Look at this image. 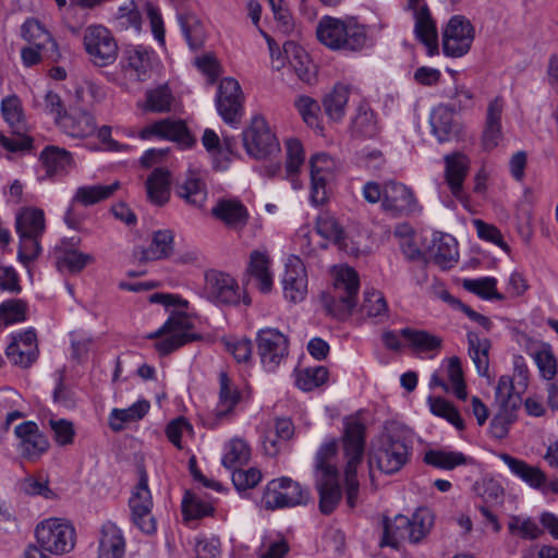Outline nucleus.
<instances>
[{"instance_id": "f257e3e1", "label": "nucleus", "mask_w": 558, "mask_h": 558, "mask_svg": "<svg viewBox=\"0 0 558 558\" xmlns=\"http://www.w3.org/2000/svg\"><path fill=\"white\" fill-rule=\"evenodd\" d=\"M412 451L411 430L402 424L388 423L372 445L368 457L371 472L376 468L386 475H393L410 462Z\"/></svg>"}, {"instance_id": "f03ea898", "label": "nucleus", "mask_w": 558, "mask_h": 558, "mask_svg": "<svg viewBox=\"0 0 558 558\" xmlns=\"http://www.w3.org/2000/svg\"><path fill=\"white\" fill-rule=\"evenodd\" d=\"M359 290L360 278L352 267H333L332 288L320 295L326 314L338 320H345L356 307Z\"/></svg>"}, {"instance_id": "7ed1b4c3", "label": "nucleus", "mask_w": 558, "mask_h": 558, "mask_svg": "<svg viewBox=\"0 0 558 558\" xmlns=\"http://www.w3.org/2000/svg\"><path fill=\"white\" fill-rule=\"evenodd\" d=\"M366 426L360 417L350 415L343 420V434L341 437L345 465V500L350 508L356 506L359 482L356 469L361 464L365 450Z\"/></svg>"}, {"instance_id": "20e7f679", "label": "nucleus", "mask_w": 558, "mask_h": 558, "mask_svg": "<svg viewBox=\"0 0 558 558\" xmlns=\"http://www.w3.org/2000/svg\"><path fill=\"white\" fill-rule=\"evenodd\" d=\"M433 525L434 514L427 508L417 509L411 518L398 514L392 521L385 519L379 545L398 547L401 541L417 544L430 532Z\"/></svg>"}, {"instance_id": "39448f33", "label": "nucleus", "mask_w": 558, "mask_h": 558, "mask_svg": "<svg viewBox=\"0 0 558 558\" xmlns=\"http://www.w3.org/2000/svg\"><path fill=\"white\" fill-rule=\"evenodd\" d=\"M317 39L332 50L357 51L366 43L364 26L353 20L323 16L316 26Z\"/></svg>"}, {"instance_id": "423d86ee", "label": "nucleus", "mask_w": 558, "mask_h": 558, "mask_svg": "<svg viewBox=\"0 0 558 558\" xmlns=\"http://www.w3.org/2000/svg\"><path fill=\"white\" fill-rule=\"evenodd\" d=\"M15 230L19 235V260L27 266L41 253V238L46 231L45 213L40 208L25 207L15 218Z\"/></svg>"}, {"instance_id": "0eeeda50", "label": "nucleus", "mask_w": 558, "mask_h": 558, "mask_svg": "<svg viewBox=\"0 0 558 558\" xmlns=\"http://www.w3.org/2000/svg\"><path fill=\"white\" fill-rule=\"evenodd\" d=\"M521 401L520 392L514 391L513 378L508 375L500 376L495 390V402L498 405V412L493 417L489 426L493 437L502 439L508 435Z\"/></svg>"}, {"instance_id": "6e6552de", "label": "nucleus", "mask_w": 558, "mask_h": 558, "mask_svg": "<svg viewBox=\"0 0 558 558\" xmlns=\"http://www.w3.org/2000/svg\"><path fill=\"white\" fill-rule=\"evenodd\" d=\"M35 536L43 548L50 554L63 555L75 546V529L65 519L48 518L35 527Z\"/></svg>"}, {"instance_id": "1a4fd4ad", "label": "nucleus", "mask_w": 558, "mask_h": 558, "mask_svg": "<svg viewBox=\"0 0 558 558\" xmlns=\"http://www.w3.org/2000/svg\"><path fill=\"white\" fill-rule=\"evenodd\" d=\"M311 500V493L307 487L290 477L282 476L271 480L262 497V505L267 510L293 508L306 505Z\"/></svg>"}, {"instance_id": "9d476101", "label": "nucleus", "mask_w": 558, "mask_h": 558, "mask_svg": "<svg viewBox=\"0 0 558 558\" xmlns=\"http://www.w3.org/2000/svg\"><path fill=\"white\" fill-rule=\"evenodd\" d=\"M83 44L95 66H108L118 58V44L111 32L102 25H89L83 34Z\"/></svg>"}, {"instance_id": "9b49d317", "label": "nucleus", "mask_w": 558, "mask_h": 558, "mask_svg": "<svg viewBox=\"0 0 558 558\" xmlns=\"http://www.w3.org/2000/svg\"><path fill=\"white\" fill-rule=\"evenodd\" d=\"M153 505L148 476L142 470L140 471L138 483L132 489L129 507L133 524L145 534H154L157 530V523L151 513Z\"/></svg>"}, {"instance_id": "f8f14e48", "label": "nucleus", "mask_w": 558, "mask_h": 558, "mask_svg": "<svg viewBox=\"0 0 558 558\" xmlns=\"http://www.w3.org/2000/svg\"><path fill=\"white\" fill-rule=\"evenodd\" d=\"M215 104L225 123L238 128L243 116V93L233 77H225L218 85Z\"/></svg>"}, {"instance_id": "ddd939ff", "label": "nucleus", "mask_w": 558, "mask_h": 558, "mask_svg": "<svg viewBox=\"0 0 558 558\" xmlns=\"http://www.w3.org/2000/svg\"><path fill=\"white\" fill-rule=\"evenodd\" d=\"M310 167V202L314 206H320L328 201L329 191L327 184L335 178L337 162L328 154L318 153L311 157Z\"/></svg>"}, {"instance_id": "4468645a", "label": "nucleus", "mask_w": 558, "mask_h": 558, "mask_svg": "<svg viewBox=\"0 0 558 558\" xmlns=\"http://www.w3.org/2000/svg\"><path fill=\"white\" fill-rule=\"evenodd\" d=\"M242 140L246 153L256 159L266 158L279 150L276 136L262 117L252 119L251 124L242 133Z\"/></svg>"}, {"instance_id": "2eb2a0df", "label": "nucleus", "mask_w": 558, "mask_h": 558, "mask_svg": "<svg viewBox=\"0 0 558 558\" xmlns=\"http://www.w3.org/2000/svg\"><path fill=\"white\" fill-rule=\"evenodd\" d=\"M257 353L263 367L275 372L288 355V339L276 328H264L257 332Z\"/></svg>"}, {"instance_id": "dca6fc26", "label": "nucleus", "mask_w": 558, "mask_h": 558, "mask_svg": "<svg viewBox=\"0 0 558 558\" xmlns=\"http://www.w3.org/2000/svg\"><path fill=\"white\" fill-rule=\"evenodd\" d=\"M17 439L16 450L20 456L29 461H38L50 448L48 437L34 421H25L14 427Z\"/></svg>"}, {"instance_id": "f3484780", "label": "nucleus", "mask_w": 558, "mask_h": 558, "mask_svg": "<svg viewBox=\"0 0 558 558\" xmlns=\"http://www.w3.org/2000/svg\"><path fill=\"white\" fill-rule=\"evenodd\" d=\"M203 295L217 305H236L241 298L236 280L219 270H209L205 274Z\"/></svg>"}, {"instance_id": "a211bd4d", "label": "nucleus", "mask_w": 558, "mask_h": 558, "mask_svg": "<svg viewBox=\"0 0 558 558\" xmlns=\"http://www.w3.org/2000/svg\"><path fill=\"white\" fill-rule=\"evenodd\" d=\"M281 287L286 301L298 304L306 299L308 292V276L302 259L290 255L284 264Z\"/></svg>"}, {"instance_id": "6ab92c4d", "label": "nucleus", "mask_w": 558, "mask_h": 558, "mask_svg": "<svg viewBox=\"0 0 558 558\" xmlns=\"http://www.w3.org/2000/svg\"><path fill=\"white\" fill-rule=\"evenodd\" d=\"M474 28L464 16H452L442 35V50L446 56L459 58L465 54L473 43Z\"/></svg>"}, {"instance_id": "aec40b11", "label": "nucleus", "mask_w": 558, "mask_h": 558, "mask_svg": "<svg viewBox=\"0 0 558 558\" xmlns=\"http://www.w3.org/2000/svg\"><path fill=\"white\" fill-rule=\"evenodd\" d=\"M242 399V393L231 381L228 374H219L218 401L210 416L207 418L209 428H217L219 425L230 422L235 414L236 405Z\"/></svg>"}, {"instance_id": "412c9836", "label": "nucleus", "mask_w": 558, "mask_h": 558, "mask_svg": "<svg viewBox=\"0 0 558 558\" xmlns=\"http://www.w3.org/2000/svg\"><path fill=\"white\" fill-rule=\"evenodd\" d=\"M381 208L393 217L409 216L418 208L413 191L397 181L384 183V202Z\"/></svg>"}, {"instance_id": "4be33fe9", "label": "nucleus", "mask_w": 558, "mask_h": 558, "mask_svg": "<svg viewBox=\"0 0 558 558\" xmlns=\"http://www.w3.org/2000/svg\"><path fill=\"white\" fill-rule=\"evenodd\" d=\"M154 136L175 142L183 148H189L194 144V138L182 120L161 119L146 125L140 132L142 140H149Z\"/></svg>"}, {"instance_id": "5701e85b", "label": "nucleus", "mask_w": 558, "mask_h": 558, "mask_svg": "<svg viewBox=\"0 0 558 558\" xmlns=\"http://www.w3.org/2000/svg\"><path fill=\"white\" fill-rule=\"evenodd\" d=\"M408 7L413 11L416 38L426 47L427 54L434 56L438 51V36L428 8L423 0H408Z\"/></svg>"}, {"instance_id": "b1692460", "label": "nucleus", "mask_w": 558, "mask_h": 558, "mask_svg": "<svg viewBox=\"0 0 558 558\" xmlns=\"http://www.w3.org/2000/svg\"><path fill=\"white\" fill-rule=\"evenodd\" d=\"M445 161V181L451 194L459 201L465 198L463 183L469 173L470 160L461 154L447 155Z\"/></svg>"}, {"instance_id": "393cba45", "label": "nucleus", "mask_w": 558, "mask_h": 558, "mask_svg": "<svg viewBox=\"0 0 558 558\" xmlns=\"http://www.w3.org/2000/svg\"><path fill=\"white\" fill-rule=\"evenodd\" d=\"M39 163L45 171L40 180L66 174L74 165L72 154L54 145L46 146L39 154Z\"/></svg>"}, {"instance_id": "a878e982", "label": "nucleus", "mask_w": 558, "mask_h": 558, "mask_svg": "<svg viewBox=\"0 0 558 558\" xmlns=\"http://www.w3.org/2000/svg\"><path fill=\"white\" fill-rule=\"evenodd\" d=\"M429 255L434 264L442 270L453 268L459 260L457 240L450 234L435 232L429 247Z\"/></svg>"}, {"instance_id": "bb28decb", "label": "nucleus", "mask_w": 558, "mask_h": 558, "mask_svg": "<svg viewBox=\"0 0 558 558\" xmlns=\"http://www.w3.org/2000/svg\"><path fill=\"white\" fill-rule=\"evenodd\" d=\"M429 123L432 133L440 143L449 142L459 135L460 124L449 106L439 105L434 108L429 116Z\"/></svg>"}, {"instance_id": "cd10ccee", "label": "nucleus", "mask_w": 558, "mask_h": 558, "mask_svg": "<svg viewBox=\"0 0 558 558\" xmlns=\"http://www.w3.org/2000/svg\"><path fill=\"white\" fill-rule=\"evenodd\" d=\"M211 215L229 229L242 230L248 220L246 207L238 199H220L211 208Z\"/></svg>"}, {"instance_id": "c85d7f7f", "label": "nucleus", "mask_w": 558, "mask_h": 558, "mask_svg": "<svg viewBox=\"0 0 558 558\" xmlns=\"http://www.w3.org/2000/svg\"><path fill=\"white\" fill-rule=\"evenodd\" d=\"M315 484L319 494V510L324 514L331 513L339 504L342 493L339 484V473L315 475Z\"/></svg>"}, {"instance_id": "c756f323", "label": "nucleus", "mask_w": 558, "mask_h": 558, "mask_svg": "<svg viewBox=\"0 0 558 558\" xmlns=\"http://www.w3.org/2000/svg\"><path fill=\"white\" fill-rule=\"evenodd\" d=\"M58 125L63 133L76 138L88 137L97 131L95 118L85 110L65 113Z\"/></svg>"}, {"instance_id": "7c9ffc66", "label": "nucleus", "mask_w": 558, "mask_h": 558, "mask_svg": "<svg viewBox=\"0 0 558 558\" xmlns=\"http://www.w3.org/2000/svg\"><path fill=\"white\" fill-rule=\"evenodd\" d=\"M125 553V539L121 529L113 522L101 527L98 558H122Z\"/></svg>"}, {"instance_id": "2f4dec72", "label": "nucleus", "mask_w": 558, "mask_h": 558, "mask_svg": "<svg viewBox=\"0 0 558 558\" xmlns=\"http://www.w3.org/2000/svg\"><path fill=\"white\" fill-rule=\"evenodd\" d=\"M247 272L256 282L262 293H269L274 287V276L270 271V258L265 252L253 251L250 255Z\"/></svg>"}, {"instance_id": "473e14b6", "label": "nucleus", "mask_w": 558, "mask_h": 558, "mask_svg": "<svg viewBox=\"0 0 558 558\" xmlns=\"http://www.w3.org/2000/svg\"><path fill=\"white\" fill-rule=\"evenodd\" d=\"M499 459L509 468L510 472L529 484L531 487L541 488L546 484V475L537 468L527 464L508 453H500Z\"/></svg>"}, {"instance_id": "72a5a7b5", "label": "nucleus", "mask_w": 558, "mask_h": 558, "mask_svg": "<svg viewBox=\"0 0 558 558\" xmlns=\"http://www.w3.org/2000/svg\"><path fill=\"white\" fill-rule=\"evenodd\" d=\"M178 195L195 207H203L207 201V187L199 172L190 171L177 186Z\"/></svg>"}, {"instance_id": "f704fd0d", "label": "nucleus", "mask_w": 558, "mask_h": 558, "mask_svg": "<svg viewBox=\"0 0 558 558\" xmlns=\"http://www.w3.org/2000/svg\"><path fill=\"white\" fill-rule=\"evenodd\" d=\"M283 51L298 77L305 83H311L314 78L315 66L306 51L292 40L283 44Z\"/></svg>"}, {"instance_id": "c9c22d12", "label": "nucleus", "mask_w": 558, "mask_h": 558, "mask_svg": "<svg viewBox=\"0 0 558 558\" xmlns=\"http://www.w3.org/2000/svg\"><path fill=\"white\" fill-rule=\"evenodd\" d=\"M380 132L377 114L367 104H361L351 120V133L354 137L373 138Z\"/></svg>"}, {"instance_id": "e433bc0d", "label": "nucleus", "mask_w": 558, "mask_h": 558, "mask_svg": "<svg viewBox=\"0 0 558 558\" xmlns=\"http://www.w3.org/2000/svg\"><path fill=\"white\" fill-rule=\"evenodd\" d=\"M171 174L165 168H155L146 180L148 199L157 205H165L170 197Z\"/></svg>"}, {"instance_id": "4c0bfd02", "label": "nucleus", "mask_w": 558, "mask_h": 558, "mask_svg": "<svg viewBox=\"0 0 558 558\" xmlns=\"http://www.w3.org/2000/svg\"><path fill=\"white\" fill-rule=\"evenodd\" d=\"M151 49L137 46L126 51L125 63L123 69L131 72L130 76L137 81H144L147 72L151 66V59L154 57Z\"/></svg>"}, {"instance_id": "58836bf2", "label": "nucleus", "mask_w": 558, "mask_h": 558, "mask_svg": "<svg viewBox=\"0 0 558 558\" xmlns=\"http://www.w3.org/2000/svg\"><path fill=\"white\" fill-rule=\"evenodd\" d=\"M468 351L480 376H486L489 368L488 352L490 341L487 338H481L477 332L469 330L466 332Z\"/></svg>"}, {"instance_id": "ea45409f", "label": "nucleus", "mask_w": 558, "mask_h": 558, "mask_svg": "<svg viewBox=\"0 0 558 558\" xmlns=\"http://www.w3.org/2000/svg\"><path fill=\"white\" fill-rule=\"evenodd\" d=\"M150 404L147 400H138L126 409H113L109 415V425L112 430L120 432L125 423L142 420L149 411Z\"/></svg>"}, {"instance_id": "a19ab883", "label": "nucleus", "mask_w": 558, "mask_h": 558, "mask_svg": "<svg viewBox=\"0 0 558 558\" xmlns=\"http://www.w3.org/2000/svg\"><path fill=\"white\" fill-rule=\"evenodd\" d=\"M119 187V181H114L107 185L96 184L80 186L73 196V202L80 203L86 207L92 206L111 197Z\"/></svg>"}, {"instance_id": "79ce46f5", "label": "nucleus", "mask_w": 558, "mask_h": 558, "mask_svg": "<svg viewBox=\"0 0 558 558\" xmlns=\"http://www.w3.org/2000/svg\"><path fill=\"white\" fill-rule=\"evenodd\" d=\"M423 460L428 465L450 471L457 466L466 464L468 457L461 451L430 449L425 452Z\"/></svg>"}, {"instance_id": "37998d69", "label": "nucleus", "mask_w": 558, "mask_h": 558, "mask_svg": "<svg viewBox=\"0 0 558 558\" xmlns=\"http://www.w3.org/2000/svg\"><path fill=\"white\" fill-rule=\"evenodd\" d=\"M349 94L350 92L347 86L337 84L333 89L325 96L323 106L330 120L339 122L343 119Z\"/></svg>"}, {"instance_id": "c03bdc74", "label": "nucleus", "mask_w": 558, "mask_h": 558, "mask_svg": "<svg viewBox=\"0 0 558 558\" xmlns=\"http://www.w3.org/2000/svg\"><path fill=\"white\" fill-rule=\"evenodd\" d=\"M173 251V234L170 230L154 232L151 243L143 251V259L154 260L168 257Z\"/></svg>"}, {"instance_id": "a18cd8bd", "label": "nucleus", "mask_w": 558, "mask_h": 558, "mask_svg": "<svg viewBox=\"0 0 558 558\" xmlns=\"http://www.w3.org/2000/svg\"><path fill=\"white\" fill-rule=\"evenodd\" d=\"M250 457L251 450L248 445L243 439L234 438L225 446L222 464L233 471L247 463Z\"/></svg>"}, {"instance_id": "49530a36", "label": "nucleus", "mask_w": 558, "mask_h": 558, "mask_svg": "<svg viewBox=\"0 0 558 558\" xmlns=\"http://www.w3.org/2000/svg\"><path fill=\"white\" fill-rule=\"evenodd\" d=\"M22 37L29 43V45L38 46L39 48H56V41L48 31L43 25L33 19L24 22L21 28Z\"/></svg>"}, {"instance_id": "de8ad7c7", "label": "nucleus", "mask_w": 558, "mask_h": 558, "mask_svg": "<svg viewBox=\"0 0 558 558\" xmlns=\"http://www.w3.org/2000/svg\"><path fill=\"white\" fill-rule=\"evenodd\" d=\"M400 335L408 341L409 345L417 352L438 350L441 339L424 330L403 328Z\"/></svg>"}, {"instance_id": "09e8293b", "label": "nucleus", "mask_w": 558, "mask_h": 558, "mask_svg": "<svg viewBox=\"0 0 558 558\" xmlns=\"http://www.w3.org/2000/svg\"><path fill=\"white\" fill-rule=\"evenodd\" d=\"M427 403L429 411L435 416L446 420L458 430H463L465 428L464 421L462 420L459 411L446 399L441 397H428Z\"/></svg>"}, {"instance_id": "8fccbe9b", "label": "nucleus", "mask_w": 558, "mask_h": 558, "mask_svg": "<svg viewBox=\"0 0 558 558\" xmlns=\"http://www.w3.org/2000/svg\"><path fill=\"white\" fill-rule=\"evenodd\" d=\"M173 100L170 88L167 85H160L146 92V100L143 108L145 111L150 112H169L171 111Z\"/></svg>"}, {"instance_id": "3c124183", "label": "nucleus", "mask_w": 558, "mask_h": 558, "mask_svg": "<svg viewBox=\"0 0 558 558\" xmlns=\"http://www.w3.org/2000/svg\"><path fill=\"white\" fill-rule=\"evenodd\" d=\"M316 230L323 238L332 241L340 248L347 247L343 228L337 219L328 213H323L317 217Z\"/></svg>"}, {"instance_id": "603ef678", "label": "nucleus", "mask_w": 558, "mask_h": 558, "mask_svg": "<svg viewBox=\"0 0 558 558\" xmlns=\"http://www.w3.org/2000/svg\"><path fill=\"white\" fill-rule=\"evenodd\" d=\"M361 311L367 317L376 318L379 322L387 318L389 310L383 292L375 289L365 290Z\"/></svg>"}, {"instance_id": "864d4df0", "label": "nucleus", "mask_w": 558, "mask_h": 558, "mask_svg": "<svg viewBox=\"0 0 558 558\" xmlns=\"http://www.w3.org/2000/svg\"><path fill=\"white\" fill-rule=\"evenodd\" d=\"M534 360L541 376L546 380H551L557 374V360L553 353L551 347L542 343L536 350L530 352Z\"/></svg>"}, {"instance_id": "5fc2aeb1", "label": "nucleus", "mask_w": 558, "mask_h": 558, "mask_svg": "<svg viewBox=\"0 0 558 558\" xmlns=\"http://www.w3.org/2000/svg\"><path fill=\"white\" fill-rule=\"evenodd\" d=\"M178 22L189 47L193 50L198 49L203 45L204 33L196 16L180 13Z\"/></svg>"}, {"instance_id": "6e6d98bb", "label": "nucleus", "mask_w": 558, "mask_h": 558, "mask_svg": "<svg viewBox=\"0 0 558 558\" xmlns=\"http://www.w3.org/2000/svg\"><path fill=\"white\" fill-rule=\"evenodd\" d=\"M1 112L12 132L21 135L25 130V123L20 99L16 96L4 98L1 102Z\"/></svg>"}, {"instance_id": "4d7b16f0", "label": "nucleus", "mask_w": 558, "mask_h": 558, "mask_svg": "<svg viewBox=\"0 0 558 558\" xmlns=\"http://www.w3.org/2000/svg\"><path fill=\"white\" fill-rule=\"evenodd\" d=\"M215 508L210 502L203 500L195 494L186 493L182 500V513L184 520H198L213 515Z\"/></svg>"}, {"instance_id": "13d9d810", "label": "nucleus", "mask_w": 558, "mask_h": 558, "mask_svg": "<svg viewBox=\"0 0 558 558\" xmlns=\"http://www.w3.org/2000/svg\"><path fill=\"white\" fill-rule=\"evenodd\" d=\"M463 288L484 300H504L505 296L497 292V279L494 277H483L477 279H465Z\"/></svg>"}, {"instance_id": "bf43d9fd", "label": "nucleus", "mask_w": 558, "mask_h": 558, "mask_svg": "<svg viewBox=\"0 0 558 558\" xmlns=\"http://www.w3.org/2000/svg\"><path fill=\"white\" fill-rule=\"evenodd\" d=\"M286 149H287V160H286V173L289 179H291L293 187L296 189L294 184L293 177H295L301 168L304 165L305 154L302 146V143L296 138H288L286 141Z\"/></svg>"}, {"instance_id": "052dcab7", "label": "nucleus", "mask_w": 558, "mask_h": 558, "mask_svg": "<svg viewBox=\"0 0 558 558\" xmlns=\"http://www.w3.org/2000/svg\"><path fill=\"white\" fill-rule=\"evenodd\" d=\"M295 107L303 121L311 129H314L319 133L323 132V126L319 120L320 107L315 99L304 95L299 96L295 100Z\"/></svg>"}, {"instance_id": "680f3d73", "label": "nucleus", "mask_w": 558, "mask_h": 558, "mask_svg": "<svg viewBox=\"0 0 558 558\" xmlns=\"http://www.w3.org/2000/svg\"><path fill=\"white\" fill-rule=\"evenodd\" d=\"M328 379L325 366L306 367L296 374V386L303 391H312L324 385Z\"/></svg>"}, {"instance_id": "e2e57ef3", "label": "nucleus", "mask_w": 558, "mask_h": 558, "mask_svg": "<svg viewBox=\"0 0 558 558\" xmlns=\"http://www.w3.org/2000/svg\"><path fill=\"white\" fill-rule=\"evenodd\" d=\"M27 303L21 299H11L0 303V323L4 326L26 320Z\"/></svg>"}, {"instance_id": "0e129e2a", "label": "nucleus", "mask_w": 558, "mask_h": 558, "mask_svg": "<svg viewBox=\"0 0 558 558\" xmlns=\"http://www.w3.org/2000/svg\"><path fill=\"white\" fill-rule=\"evenodd\" d=\"M337 440L330 439L320 445L315 456L314 475H323L325 473L337 474V468L330 463V459L337 453Z\"/></svg>"}, {"instance_id": "69168bd1", "label": "nucleus", "mask_w": 558, "mask_h": 558, "mask_svg": "<svg viewBox=\"0 0 558 558\" xmlns=\"http://www.w3.org/2000/svg\"><path fill=\"white\" fill-rule=\"evenodd\" d=\"M94 257L89 254L76 250L65 251L57 258L59 269H66L72 274L80 272L87 264L92 263Z\"/></svg>"}, {"instance_id": "338daca9", "label": "nucleus", "mask_w": 558, "mask_h": 558, "mask_svg": "<svg viewBox=\"0 0 558 558\" xmlns=\"http://www.w3.org/2000/svg\"><path fill=\"white\" fill-rule=\"evenodd\" d=\"M59 57L60 52L57 44L53 50L51 48H39L35 45H29L21 50L22 62L25 66L36 65L44 59L57 61Z\"/></svg>"}, {"instance_id": "774afa93", "label": "nucleus", "mask_w": 558, "mask_h": 558, "mask_svg": "<svg viewBox=\"0 0 558 558\" xmlns=\"http://www.w3.org/2000/svg\"><path fill=\"white\" fill-rule=\"evenodd\" d=\"M49 426L53 432V439L58 446L65 447L74 442L76 432L71 421L50 418Z\"/></svg>"}]
</instances>
